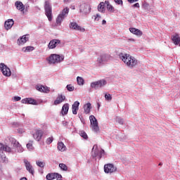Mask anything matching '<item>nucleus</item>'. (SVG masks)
Here are the masks:
<instances>
[{"label": "nucleus", "mask_w": 180, "mask_h": 180, "mask_svg": "<svg viewBox=\"0 0 180 180\" xmlns=\"http://www.w3.org/2000/svg\"><path fill=\"white\" fill-rule=\"evenodd\" d=\"M118 56L119 58H120L129 68L133 69L139 64V60L129 53H120Z\"/></svg>", "instance_id": "f257e3e1"}, {"label": "nucleus", "mask_w": 180, "mask_h": 180, "mask_svg": "<svg viewBox=\"0 0 180 180\" xmlns=\"http://www.w3.org/2000/svg\"><path fill=\"white\" fill-rule=\"evenodd\" d=\"M91 157L101 160L103 157H105V150L103 149L99 150L98 145H94L91 150Z\"/></svg>", "instance_id": "f03ea898"}, {"label": "nucleus", "mask_w": 180, "mask_h": 180, "mask_svg": "<svg viewBox=\"0 0 180 180\" xmlns=\"http://www.w3.org/2000/svg\"><path fill=\"white\" fill-rule=\"evenodd\" d=\"M64 61V56L58 54H51L48 58V62L49 64H56Z\"/></svg>", "instance_id": "7ed1b4c3"}, {"label": "nucleus", "mask_w": 180, "mask_h": 180, "mask_svg": "<svg viewBox=\"0 0 180 180\" xmlns=\"http://www.w3.org/2000/svg\"><path fill=\"white\" fill-rule=\"evenodd\" d=\"M70 12V8L68 7L63 8V10L60 13L56 18L57 25H61L63 20H64L67 16H68V13Z\"/></svg>", "instance_id": "20e7f679"}, {"label": "nucleus", "mask_w": 180, "mask_h": 180, "mask_svg": "<svg viewBox=\"0 0 180 180\" xmlns=\"http://www.w3.org/2000/svg\"><path fill=\"white\" fill-rule=\"evenodd\" d=\"M44 10L46 16H47L49 22H51V20H53V13L51 10V4H50V2H45Z\"/></svg>", "instance_id": "39448f33"}, {"label": "nucleus", "mask_w": 180, "mask_h": 180, "mask_svg": "<svg viewBox=\"0 0 180 180\" xmlns=\"http://www.w3.org/2000/svg\"><path fill=\"white\" fill-rule=\"evenodd\" d=\"M91 126L94 133H99V126L98 125V120L94 115L89 117Z\"/></svg>", "instance_id": "423d86ee"}, {"label": "nucleus", "mask_w": 180, "mask_h": 180, "mask_svg": "<svg viewBox=\"0 0 180 180\" xmlns=\"http://www.w3.org/2000/svg\"><path fill=\"white\" fill-rule=\"evenodd\" d=\"M79 12L83 15H88L91 13V6L86 3H82L79 6Z\"/></svg>", "instance_id": "0eeeda50"}, {"label": "nucleus", "mask_w": 180, "mask_h": 180, "mask_svg": "<svg viewBox=\"0 0 180 180\" xmlns=\"http://www.w3.org/2000/svg\"><path fill=\"white\" fill-rule=\"evenodd\" d=\"M106 84H108V82H106V80L101 79L97 82L91 83V87L94 88V89H99V88L105 86Z\"/></svg>", "instance_id": "6e6552de"}, {"label": "nucleus", "mask_w": 180, "mask_h": 180, "mask_svg": "<svg viewBox=\"0 0 180 180\" xmlns=\"http://www.w3.org/2000/svg\"><path fill=\"white\" fill-rule=\"evenodd\" d=\"M0 70L5 77H11L12 75V72H11V69L8 68L6 65L4 63H0Z\"/></svg>", "instance_id": "1a4fd4ad"}, {"label": "nucleus", "mask_w": 180, "mask_h": 180, "mask_svg": "<svg viewBox=\"0 0 180 180\" xmlns=\"http://www.w3.org/2000/svg\"><path fill=\"white\" fill-rule=\"evenodd\" d=\"M116 167L113 165V164H108L104 165V172L105 174H112V172H116L117 171Z\"/></svg>", "instance_id": "9d476101"}, {"label": "nucleus", "mask_w": 180, "mask_h": 180, "mask_svg": "<svg viewBox=\"0 0 180 180\" xmlns=\"http://www.w3.org/2000/svg\"><path fill=\"white\" fill-rule=\"evenodd\" d=\"M110 58V56L108 54H103L97 58V63L99 64V65H102V64H104V63H106V61H109Z\"/></svg>", "instance_id": "9b49d317"}, {"label": "nucleus", "mask_w": 180, "mask_h": 180, "mask_svg": "<svg viewBox=\"0 0 180 180\" xmlns=\"http://www.w3.org/2000/svg\"><path fill=\"white\" fill-rule=\"evenodd\" d=\"M24 164L27 171H28L31 175H34V169L33 168L32 164H30V162H29L27 160H24Z\"/></svg>", "instance_id": "f8f14e48"}, {"label": "nucleus", "mask_w": 180, "mask_h": 180, "mask_svg": "<svg viewBox=\"0 0 180 180\" xmlns=\"http://www.w3.org/2000/svg\"><path fill=\"white\" fill-rule=\"evenodd\" d=\"M44 134V131H43V130L37 129L35 131V133L33 134V137L37 141H40V140H41V137H43Z\"/></svg>", "instance_id": "ddd939ff"}, {"label": "nucleus", "mask_w": 180, "mask_h": 180, "mask_svg": "<svg viewBox=\"0 0 180 180\" xmlns=\"http://www.w3.org/2000/svg\"><path fill=\"white\" fill-rule=\"evenodd\" d=\"M70 27L74 30H78L79 32H85V28L78 25V24L75 22H70Z\"/></svg>", "instance_id": "4468645a"}, {"label": "nucleus", "mask_w": 180, "mask_h": 180, "mask_svg": "<svg viewBox=\"0 0 180 180\" xmlns=\"http://www.w3.org/2000/svg\"><path fill=\"white\" fill-rule=\"evenodd\" d=\"M22 103L28 105H38L37 101L32 98H24L21 101Z\"/></svg>", "instance_id": "2eb2a0df"}, {"label": "nucleus", "mask_w": 180, "mask_h": 180, "mask_svg": "<svg viewBox=\"0 0 180 180\" xmlns=\"http://www.w3.org/2000/svg\"><path fill=\"white\" fill-rule=\"evenodd\" d=\"M65 101V96L63 94H58L56 99L54 101L53 104L57 105H60V103H63Z\"/></svg>", "instance_id": "dca6fc26"}, {"label": "nucleus", "mask_w": 180, "mask_h": 180, "mask_svg": "<svg viewBox=\"0 0 180 180\" xmlns=\"http://www.w3.org/2000/svg\"><path fill=\"white\" fill-rule=\"evenodd\" d=\"M60 43H61L60 39H53L49 42L48 47L49 49H56V47H57Z\"/></svg>", "instance_id": "f3484780"}, {"label": "nucleus", "mask_w": 180, "mask_h": 180, "mask_svg": "<svg viewBox=\"0 0 180 180\" xmlns=\"http://www.w3.org/2000/svg\"><path fill=\"white\" fill-rule=\"evenodd\" d=\"M29 41V35H23L21 38L18 39V44L19 46H22V44H25L26 41Z\"/></svg>", "instance_id": "a211bd4d"}, {"label": "nucleus", "mask_w": 180, "mask_h": 180, "mask_svg": "<svg viewBox=\"0 0 180 180\" xmlns=\"http://www.w3.org/2000/svg\"><path fill=\"white\" fill-rule=\"evenodd\" d=\"M14 21L13 19H8L4 23V27L6 30H9V29H12V26H13Z\"/></svg>", "instance_id": "6ab92c4d"}, {"label": "nucleus", "mask_w": 180, "mask_h": 180, "mask_svg": "<svg viewBox=\"0 0 180 180\" xmlns=\"http://www.w3.org/2000/svg\"><path fill=\"white\" fill-rule=\"evenodd\" d=\"M0 151H6V153H13V150L11 147L5 146L3 143H0Z\"/></svg>", "instance_id": "aec40b11"}, {"label": "nucleus", "mask_w": 180, "mask_h": 180, "mask_svg": "<svg viewBox=\"0 0 180 180\" xmlns=\"http://www.w3.org/2000/svg\"><path fill=\"white\" fill-rule=\"evenodd\" d=\"M129 32H131V33H133V34H136V36H139V37L143 36V32L134 27H130Z\"/></svg>", "instance_id": "412c9836"}, {"label": "nucleus", "mask_w": 180, "mask_h": 180, "mask_svg": "<svg viewBox=\"0 0 180 180\" xmlns=\"http://www.w3.org/2000/svg\"><path fill=\"white\" fill-rule=\"evenodd\" d=\"M79 109V101H75L72 105V110L73 115H77V110Z\"/></svg>", "instance_id": "4be33fe9"}, {"label": "nucleus", "mask_w": 180, "mask_h": 180, "mask_svg": "<svg viewBox=\"0 0 180 180\" xmlns=\"http://www.w3.org/2000/svg\"><path fill=\"white\" fill-rule=\"evenodd\" d=\"M69 109H70V104L65 103L63 105L62 110H61V113L63 116H65V115H67L68 113Z\"/></svg>", "instance_id": "5701e85b"}, {"label": "nucleus", "mask_w": 180, "mask_h": 180, "mask_svg": "<svg viewBox=\"0 0 180 180\" xmlns=\"http://www.w3.org/2000/svg\"><path fill=\"white\" fill-rule=\"evenodd\" d=\"M91 109H92L91 103H87L84 105V110L86 115H88L91 112Z\"/></svg>", "instance_id": "b1692460"}, {"label": "nucleus", "mask_w": 180, "mask_h": 180, "mask_svg": "<svg viewBox=\"0 0 180 180\" xmlns=\"http://www.w3.org/2000/svg\"><path fill=\"white\" fill-rule=\"evenodd\" d=\"M16 8L20 11V12H23L25 11V5L21 1H16L15 2Z\"/></svg>", "instance_id": "393cba45"}, {"label": "nucleus", "mask_w": 180, "mask_h": 180, "mask_svg": "<svg viewBox=\"0 0 180 180\" xmlns=\"http://www.w3.org/2000/svg\"><path fill=\"white\" fill-rule=\"evenodd\" d=\"M36 89L37 91H39V92H46V93H47V92H49L50 91L49 89V87L44 86H42V85L37 86Z\"/></svg>", "instance_id": "a878e982"}, {"label": "nucleus", "mask_w": 180, "mask_h": 180, "mask_svg": "<svg viewBox=\"0 0 180 180\" xmlns=\"http://www.w3.org/2000/svg\"><path fill=\"white\" fill-rule=\"evenodd\" d=\"M105 6H106L105 3L101 2L98 6V12H101V13H105Z\"/></svg>", "instance_id": "bb28decb"}, {"label": "nucleus", "mask_w": 180, "mask_h": 180, "mask_svg": "<svg viewBox=\"0 0 180 180\" xmlns=\"http://www.w3.org/2000/svg\"><path fill=\"white\" fill-rule=\"evenodd\" d=\"M172 40L173 41V43L176 45L178 46V44H179L180 43V37L179 35L178 34H176V35H174L172 38Z\"/></svg>", "instance_id": "cd10ccee"}, {"label": "nucleus", "mask_w": 180, "mask_h": 180, "mask_svg": "<svg viewBox=\"0 0 180 180\" xmlns=\"http://www.w3.org/2000/svg\"><path fill=\"white\" fill-rule=\"evenodd\" d=\"M105 7L107 8L108 11H109V12L112 13L115 12V8L113 6L110 5V3L108 1H105Z\"/></svg>", "instance_id": "c85d7f7f"}, {"label": "nucleus", "mask_w": 180, "mask_h": 180, "mask_svg": "<svg viewBox=\"0 0 180 180\" xmlns=\"http://www.w3.org/2000/svg\"><path fill=\"white\" fill-rule=\"evenodd\" d=\"M58 150L59 151H65V150H67V147L65 146V145H64V143L63 142H58Z\"/></svg>", "instance_id": "c756f323"}, {"label": "nucleus", "mask_w": 180, "mask_h": 180, "mask_svg": "<svg viewBox=\"0 0 180 180\" xmlns=\"http://www.w3.org/2000/svg\"><path fill=\"white\" fill-rule=\"evenodd\" d=\"M33 50H34V47L32 46H28L22 49V51L24 53H30V51H33Z\"/></svg>", "instance_id": "7c9ffc66"}, {"label": "nucleus", "mask_w": 180, "mask_h": 180, "mask_svg": "<svg viewBox=\"0 0 180 180\" xmlns=\"http://www.w3.org/2000/svg\"><path fill=\"white\" fill-rule=\"evenodd\" d=\"M143 8L146 11H151V9H153V6L150 5L147 1H144L143 4Z\"/></svg>", "instance_id": "2f4dec72"}, {"label": "nucleus", "mask_w": 180, "mask_h": 180, "mask_svg": "<svg viewBox=\"0 0 180 180\" xmlns=\"http://www.w3.org/2000/svg\"><path fill=\"white\" fill-rule=\"evenodd\" d=\"M57 173H49L46 178L47 180H53V179H56V175Z\"/></svg>", "instance_id": "473e14b6"}, {"label": "nucleus", "mask_w": 180, "mask_h": 180, "mask_svg": "<svg viewBox=\"0 0 180 180\" xmlns=\"http://www.w3.org/2000/svg\"><path fill=\"white\" fill-rule=\"evenodd\" d=\"M9 141L13 146V147L17 146L18 144L19 143V142H18L16 141V139H15L13 137H10L9 138Z\"/></svg>", "instance_id": "72a5a7b5"}, {"label": "nucleus", "mask_w": 180, "mask_h": 180, "mask_svg": "<svg viewBox=\"0 0 180 180\" xmlns=\"http://www.w3.org/2000/svg\"><path fill=\"white\" fill-rule=\"evenodd\" d=\"M15 151H18V153H23V148L22 147V146H20V143H18L15 146Z\"/></svg>", "instance_id": "f704fd0d"}, {"label": "nucleus", "mask_w": 180, "mask_h": 180, "mask_svg": "<svg viewBox=\"0 0 180 180\" xmlns=\"http://www.w3.org/2000/svg\"><path fill=\"white\" fill-rule=\"evenodd\" d=\"M59 167L60 168V169H62V171H68V167H67L66 165L64 163L59 164Z\"/></svg>", "instance_id": "c9c22d12"}, {"label": "nucleus", "mask_w": 180, "mask_h": 180, "mask_svg": "<svg viewBox=\"0 0 180 180\" xmlns=\"http://www.w3.org/2000/svg\"><path fill=\"white\" fill-rule=\"evenodd\" d=\"M36 164L40 168H44V167H46V162H44L37 161Z\"/></svg>", "instance_id": "e433bc0d"}, {"label": "nucleus", "mask_w": 180, "mask_h": 180, "mask_svg": "<svg viewBox=\"0 0 180 180\" xmlns=\"http://www.w3.org/2000/svg\"><path fill=\"white\" fill-rule=\"evenodd\" d=\"M27 148L29 150V151H32V150H33V141H29V143L27 144Z\"/></svg>", "instance_id": "4c0bfd02"}, {"label": "nucleus", "mask_w": 180, "mask_h": 180, "mask_svg": "<svg viewBox=\"0 0 180 180\" xmlns=\"http://www.w3.org/2000/svg\"><path fill=\"white\" fill-rule=\"evenodd\" d=\"M77 84L78 85H84V79L81 77H77Z\"/></svg>", "instance_id": "58836bf2"}, {"label": "nucleus", "mask_w": 180, "mask_h": 180, "mask_svg": "<svg viewBox=\"0 0 180 180\" xmlns=\"http://www.w3.org/2000/svg\"><path fill=\"white\" fill-rule=\"evenodd\" d=\"M79 134H80L81 137L84 138L85 140L88 139V135L86 134V133L84 131H81L79 132Z\"/></svg>", "instance_id": "ea45409f"}, {"label": "nucleus", "mask_w": 180, "mask_h": 180, "mask_svg": "<svg viewBox=\"0 0 180 180\" xmlns=\"http://www.w3.org/2000/svg\"><path fill=\"white\" fill-rule=\"evenodd\" d=\"M105 101H108V102H110V101H112V96L110 95V94H105Z\"/></svg>", "instance_id": "a19ab883"}, {"label": "nucleus", "mask_w": 180, "mask_h": 180, "mask_svg": "<svg viewBox=\"0 0 180 180\" xmlns=\"http://www.w3.org/2000/svg\"><path fill=\"white\" fill-rule=\"evenodd\" d=\"M66 89H68V91H69V92H72V91H74V86L71 84H68L66 86Z\"/></svg>", "instance_id": "79ce46f5"}, {"label": "nucleus", "mask_w": 180, "mask_h": 180, "mask_svg": "<svg viewBox=\"0 0 180 180\" xmlns=\"http://www.w3.org/2000/svg\"><path fill=\"white\" fill-rule=\"evenodd\" d=\"M53 140H54V139L53 138V136H51L46 139V144L50 145L53 143Z\"/></svg>", "instance_id": "37998d69"}, {"label": "nucleus", "mask_w": 180, "mask_h": 180, "mask_svg": "<svg viewBox=\"0 0 180 180\" xmlns=\"http://www.w3.org/2000/svg\"><path fill=\"white\" fill-rule=\"evenodd\" d=\"M116 122H117V123H119L120 124H124V120H123V118H120V117H117Z\"/></svg>", "instance_id": "c03bdc74"}, {"label": "nucleus", "mask_w": 180, "mask_h": 180, "mask_svg": "<svg viewBox=\"0 0 180 180\" xmlns=\"http://www.w3.org/2000/svg\"><path fill=\"white\" fill-rule=\"evenodd\" d=\"M0 157H1L3 162H5V163L8 162V158H6V155H0Z\"/></svg>", "instance_id": "a18cd8bd"}, {"label": "nucleus", "mask_w": 180, "mask_h": 180, "mask_svg": "<svg viewBox=\"0 0 180 180\" xmlns=\"http://www.w3.org/2000/svg\"><path fill=\"white\" fill-rule=\"evenodd\" d=\"M114 2H115V4L117 5H121V6H123V0H114Z\"/></svg>", "instance_id": "49530a36"}, {"label": "nucleus", "mask_w": 180, "mask_h": 180, "mask_svg": "<svg viewBox=\"0 0 180 180\" xmlns=\"http://www.w3.org/2000/svg\"><path fill=\"white\" fill-rule=\"evenodd\" d=\"M55 178H56V180H63V176L58 173H56Z\"/></svg>", "instance_id": "de8ad7c7"}, {"label": "nucleus", "mask_w": 180, "mask_h": 180, "mask_svg": "<svg viewBox=\"0 0 180 180\" xmlns=\"http://www.w3.org/2000/svg\"><path fill=\"white\" fill-rule=\"evenodd\" d=\"M101 15L96 14V16H95L94 20H97V22H98L101 20Z\"/></svg>", "instance_id": "09e8293b"}, {"label": "nucleus", "mask_w": 180, "mask_h": 180, "mask_svg": "<svg viewBox=\"0 0 180 180\" xmlns=\"http://www.w3.org/2000/svg\"><path fill=\"white\" fill-rule=\"evenodd\" d=\"M20 99H22V98H20V96H14V101L15 102H19V101H20Z\"/></svg>", "instance_id": "8fccbe9b"}, {"label": "nucleus", "mask_w": 180, "mask_h": 180, "mask_svg": "<svg viewBox=\"0 0 180 180\" xmlns=\"http://www.w3.org/2000/svg\"><path fill=\"white\" fill-rule=\"evenodd\" d=\"M134 8H140V4L136 3L135 4L133 5Z\"/></svg>", "instance_id": "3c124183"}, {"label": "nucleus", "mask_w": 180, "mask_h": 180, "mask_svg": "<svg viewBox=\"0 0 180 180\" xmlns=\"http://www.w3.org/2000/svg\"><path fill=\"white\" fill-rule=\"evenodd\" d=\"M139 0H128V2L130 4H134V2H137Z\"/></svg>", "instance_id": "603ef678"}, {"label": "nucleus", "mask_w": 180, "mask_h": 180, "mask_svg": "<svg viewBox=\"0 0 180 180\" xmlns=\"http://www.w3.org/2000/svg\"><path fill=\"white\" fill-rule=\"evenodd\" d=\"M71 1H72V0H64V2H65V4H70V2H71Z\"/></svg>", "instance_id": "864d4df0"}, {"label": "nucleus", "mask_w": 180, "mask_h": 180, "mask_svg": "<svg viewBox=\"0 0 180 180\" xmlns=\"http://www.w3.org/2000/svg\"><path fill=\"white\" fill-rule=\"evenodd\" d=\"M2 173V165L0 163V174Z\"/></svg>", "instance_id": "5fc2aeb1"}, {"label": "nucleus", "mask_w": 180, "mask_h": 180, "mask_svg": "<svg viewBox=\"0 0 180 180\" xmlns=\"http://www.w3.org/2000/svg\"><path fill=\"white\" fill-rule=\"evenodd\" d=\"M105 23H106V20H103V21H102V25H105Z\"/></svg>", "instance_id": "6e6d98bb"}, {"label": "nucleus", "mask_w": 180, "mask_h": 180, "mask_svg": "<svg viewBox=\"0 0 180 180\" xmlns=\"http://www.w3.org/2000/svg\"><path fill=\"white\" fill-rule=\"evenodd\" d=\"M20 180H27V179L26 177H22Z\"/></svg>", "instance_id": "4d7b16f0"}, {"label": "nucleus", "mask_w": 180, "mask_h": 180, "mask_svg": "<svg viewBox=\"0 0 180 180\" xmlns=\"http://www.w3.org/2000/svg\"><path fill=\"white\" fill-rule=\"evenodd\" d=\"M80 120L82 122V115H79Z\"/></svg>", "instance_id": "13d9d810"}, {"label": "nucleus", "mask_w": 180, "mask_h": 180, "mask_svg": "<svg viewBox=\"0 0 180 180\" xmlns=\"http://www.w3.org/2000/svg\"><path fill=\"white\" fill-rule=\"evenodd\" d=\"M99 108H101V104L98 103V109L99 110Z\"/></svg>", "instance_id": "bf43d9fd"}, {"label": "nucleus", "mask_w": 180, "mask_h": 180, "mask_svg": "<svg viewBox=\"0 0 180 180\" xmlns=\"http://www.w3.org/2000/svg\"><path fill=\"white\" fill-rule=\"evenodd\" d=\"M65 126H67V122L65 123Z\"/></svg>", "instance_id": "052dcab7"}, {"label": "nucleus", "mask_w": 180, "mask_h": 180, "mask_svg": "<svg viewBox=\"0 0 180 180\" xmlns=\"http://www.w3.org/2000/svg\"><path fill=\"white\" fill-rule=\"evenodd\" d=\"M73 9H75V8L72 7Z\"/></svg>", "instance_id": "680f3d73"}, {"label": "nucleus", "mask_w": 180, "mask_h": 180, "mask_svg": "<svg viewBox=\"0 0 180 180\" xmlns=\"http://www.w3.org/2000/svg\"><path fill=\"white\" fill-rule=\"evenodd\" d=\"M73 9H75V8L72 7Z\"/></svg>", "instance_id": "e2e57ef3"}, {"label": "nucleus", "mask_w": 180, "mask_h": 180, "mask_svg": "<svg viewBox=\"0 0 180 180\" xmlns=\"http://www.w3.org/2000/svg\"><path fill=\"white\" fill-rule=\"evenodd\" d=\"M159 165H161V163H160Z\"/></svg>", "instance_id": "0e129e2a"}]
</instances>
